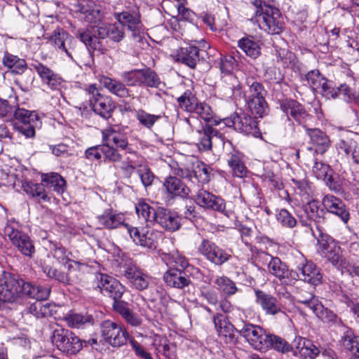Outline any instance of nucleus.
<instances>
[{
	"label": "nucleus",
	"instance_id": "a19ab883",
	"mask_svg": "<svg viewBox=\"0 0 359 359\" xmlns=\"http://www.w3.org/2000/svg\"><path fill=\"white\" fill-rule=\"evenodd\" d=\"M50 293V288L49 287L33 285L24 280L22 297L24 296H27L30 298L36 299L37 302H41L48 298Z\"/></svg>",
	"mask_w": 359,
	"mask_h": 359
},
{
	"label": "nucleus",
	"instance_id": "39448f33",
	"mask_svg": "<svg viewBox=\"0 0 359 359\" xmlns=\"http://www.w3.org/2000/svg\"><path fill=\"white\" fill-rule=\"evenodd\" d=\"M306 133L310 138V142L314 147H308L305 149L298 150L297 156L303 158L306 162L314 161V156L324 154L331 146V141L328 135L318 128H309L305 127Z\"/></svg>",
	"mask_w": 359,
	"mask_h": 359
},
{
	"label": "nucleus",
	"instance_id": "ddd939ff",
	"mask_svg": "<svg viewBox=\"0 0 359 359\" xmlns=\"http://www.w3.org/2000/svg\"><path fill=\"white\" fill-rule=\"evenodd\" d=\"M196 249L199 255L215 266H220L231 258V250H224L206 238L201 241Z\"/></svg>",
	"mask_w": 359,
	"mask_h": 359
},
{
	"label": "nucleus",
	"instance_id": "4be33fe9",
	"mask_svg": "<svg viewBox=\"0 0 359 359\" xmlns=\"http://www.w3.org/2000/svg\"><path fill=\"white\" fill-rule=\"evenodd\" d=\"M323 212V210L319 209L318 201L311 200L302 206V210L298 211L297 215L303 226L312 230L311 228L312 221L318 225L324 222Z\"/></svg>",
	"mask_w": 359,
	"mask_h": 359
},
{
	"label": "nucleus",
	"instance_id": "aec40b11",
	"mask_svg": "<svg viewBox=\"0 0 359 359\" xmlns=\"http://www.w3.org/2000/svg\"><path fill=\"white\" fill-rule=\"evenodd\" d=\"M97 287L104 294L113 300L120 299L126 291V287L116 278L107 274L97 273L95 274Z\"/></svg>",
	"mask_w": 359,
	"mask_h": 359
},
{
	"label": "nucleus",
	"instance_id": "c85d7f7f",
	"mask_svg": "<svg viewBox=\"0 0 359 359\" xmlns=\"http://www.w3.org/2000/svg\"><path fill=\"white\" fill-rule=\"evenodd\" d=\"M319 349L313 343L304 337H296L293 341V354L303 359H315Z\"/></svg>",
	"mask_w": 359,
	"mask_h": 359
},
{
	"label": "nucleus",
	"instance_id": "052dcab7",
	"mask_svg": "<svg viewBox=\"0 0 359 359\" xmlns=\"http://www.w3.org/2000/svg\"><path fill=\"white\" fill-rule=\"evenodd\" d=\"M25 191L32 196L33 198L42 200L43 201H49L50 198L47 196L45 189L42 184H34L32 182H27L24 186Z\"/></svg>",
	"mask_w": 359,
	"mask_h": 359
},
{
	"label": "nucleus",
	"instance_id": "49530a36",
	"mask_svg": "<svg viewBox=\"0 0 359 359\" xmlns=\"http://www.w3.org/2000/svg\"><path fill=\"white\" fill-rule=\"evenodd\" d=\"M212 170L209 165L197 161L192 165V177H194L199 183L206 184L212 176Z\"/></svg>",
	"mask_w": 359,
	"mask_h": 359
},
{
	"label": "nucleus",
	"instance_id": "f03ea898",
	"mask_svg": "<svg viewBox=\"0 0 359 359\" xmlns=\"http://www.w3.org/2000/svg\"><path fill=\"white\" fill-rule=\"evenodd\" d=\"M124 36L123 26L116 24L91 26L87 29H79L77 32V37L86 47L100 54H105L107 50L100 39L108 37L114 42H120Z\"/></svg>",
	"mask_w": 359,
	"mask_h": 359
},
{
	"label": "nucleus",
	"instance_id": "13d9d810",
	"mask_svg": "<svg viewBox=\"0 0 359 359\" xmlns=\"http://www.w3.org/2000/svg\"><path fill=\"white\" fill-rule=\"evenodd\" d=\"M251 113L257 117H263L268 114L269 108L265 97H259L248 101Z\"/></svg>",
	"mask_w": 359,
	"mask_h": 359
},
{
	"label": "nucleus",
	"instance_id": "0e129e2a",
	"mask_svg": "<svg viewBox=\"0 0 359 359\" xmlns=\"http://www.w3.org/2000/svg\"><path fill=\"white\" fill-rule=\"evenodd\" d=\"M276 219L285 228H294L297 224V219L285 208L280 209L278 211L276 215Z\"/></svg>",
	"mask_w": 359,
	"mask_h": 359
},
{
	"label": "nucleus",
	"instance_id": "5701e85b",
	"mask_svg": "<svg viewBox=\"0 0 359 359\" xmlns=\"http://www.w3.org/2000/svg\"><path fill=\"white\" fill-rule=\"evenodd\" d=\"M225 149H230L227 155V163L231 169L234 176L238 177H243L246 175L248 170L243 161V155L238 150L233 147L231 142L226 141L224 142Z\"/></svg>",
	"mask_w": 359,
	"mask_h": 359
},
{
	"label": "nucleus",
	"instance_id": "b1692460",
	"mask_svg": "<svg viewBox=\"0 0 359 359\" xmlns=\"http://www.w3.org/2000/svg\"><path fill=\"white\" fill-rule=\"evenodd\" d=\"M126 228L136 244L149 249L156 248L157 236L153 230L144 228L140 230L137 227L130 226L129 224H126Z\"/></svg>",
	"mask_w": 359,
	"mask_h": 359
},
{
	"label": "nucleus",
	"instance_id": "9b49d317",
	"mask_svg": "<svg viewBox=\"0 0 359 359\" xmlns=\"http://www.w3.org/2000/svg\"><path fill=\"white\" fill-rule=\"evenodd\" d=\"M100 332L103 339L113 347H121L126 344L128 332L122 324L111 320L100 323Z\"/></svg>",
	"mask_w": 359,
	"mask_h": 359
},
{
	"label": "nucleus",
	"instance_id": "20e7f679",
	"mask_svg": "<svg viewBox=\"0 0 359 359\" xmlns=\"http://www.w3.org/2000/svg\"><path fill=\"white\" fill-rule=\"evenodd\" d=\"M278 296L279 300L262 290L255 291L256 302L267 315L276 316L279 313L286 315L287 312L291 311L293 305L291 294L287 291L284 292L279 291Z\"/></svg>",
	"mask_w": 359,
	"mask_h": 359
},
{
	"label": "nucleus",
	"instance_id": "79ce46f5",
	"mask_svg": "<svg viewBox=\"0 0 359 359\" xmlns=\"http://www.w3.org/2000/svg\"><path fill=\"white\" fill-rule=\"evenodd\" d=\"M2 64L8 69L11 70L13 74H22L27 69V64L25 60L20 58L7 51L4 53L2 58Z\"/></svg>",
	"mask_w": 359,
	"mask_h": 359
},
{
	"label": "nucleus",
	"instance_id": "6e6552de",
	"mask_svg": "<svg viewBox=\"0 0 359 359\" xmlns=\"http://www.w3.org/2000/svg\"><path fill=\"white\" fill-rule=\"evenodd\" d=\"M121 78L129 87L156 88L161 84L159 76L149 67L123 72Z\"/></svg>",
	"mask_w": 359,
	"mask_h": 359
},
{
	"label": "nucleus",
	"instance_id": "412c9836",
	"mask_svg": "<svg viewBox=\"0 0 359 359\" xmlns=\"http://www.w3.org/2000/svg\"><path fill=\"white\" fill-rule=\"evenodd\" d=\"M223 121L227 126H233L235 130L246 135L257 137L260 134L257 121L244 113L235 114L231 118Z\"/></svg>",
	"mask_w": 359,
	"mask_h": 359
},
{
	"label": "nucleus",
	"instance_id": "680f3d73",
	"mask_svg": "<svg viewBox=\"0 0 359 359\" xmlns=\"http://www.w3.org/2000/svg\"><path fill=\"white\" fill-rule=\"evenodd\" d=\"M135 117L142 126L151 129L160 119L161 116L151 114L142 109H139L135 113Z\"/></svg>",
	"mask_w": 359,
	"mask_h": 359
},
{
	"label": "nucleus",
	"instance_id": "2eb2a0df",
	"mask_svg": "<svg viewBox=\"0 0 359 359\" xmlns=\"http://www.w3.org/2000/svg\"><path fill=\"white\" fill-rule=\"evenodd\" d=\"M238 332L244 337L248 344L255 350L259 351H266L268 344L267 339L269 334L260 326L255 325L249 323H243Z\"/></svg>",
	"mask_w": 359,
	"mask_h": 359
},
{
	"label": "nucleus",
	"instance_id": "4468645a",
	"mask_svg": "<svg viewBox=\"0 0 359 359\" xmlns=\"http://www.w3.org/2000/svg\"><path fill=\"white\" fill-rule=\"evenodd\" d=\"M297 300L312 310L313 313L323 322L330 323L336 318V315L331 310L325 308L312 292L299 289L297 294Z\"/></svg>",
	"mask_w": 359,
	"mask_h": 359
},
{
	"label": "nucleus",
	"instance_id": "69168bd1",
	"mask_svg": "<svg viewBox=\"0 0 359 359\" xmlns=\"http://www.w3.org/2000/svg\"><path fill=\"white\" fill-rule=\"evenodd\" d=\"M335 92L337 97L341 95L343 100L346 102H350L358 98L357 92L346 83H341L339 86L335 87Z\"/></svg>",
	"mask_w": 359,
	"mask_h": 359
},
{
	"label": "nucleus",
	"instance_id": "1a4fd4ad",
	"mask_svg": "<svg viewBox=\"0 0 359 359\" xmlns=\"http://www.w3.org/2000/svg\"><path fill=\"white\" fill-rule=\"evenodd\" d=\"M24 280L10 273L0 278V300L2 303L20 304L22 302Z\"/></svg>",
	"mask_w": 359,
	"mask_h": 359
},
{
	"label": "nucleus",
	"instance_id": "c756f323",
	"mask_svg": "<svg viewBox=\"0 0 359 359\" xmlns=\"http://www.w3.org/2000/svg\"><path fill=\"white\" fill-rule=\"evenodd\" d=\"M100 81L110 93L121 98L134 99L132 91L128 88V85L125 82L105 76H102Z\"/></svg>",
	"mask_w": 359,
	"mask_h": 359
},
{
	"label": "nucleus",
	"instance_id": "f3484780",
	"mask_svg": "<svg viewBox=\"0 0 359 359\" xmlns=\"http://www.w3.org/2000/svg\"><path fill=\"white\" fill-rule=\"evenodd\" d=\"M295 277L291 280H301L313 285L322 283L323 276L316 265L311 261H308L303 255L297 258V271Z\"/></svg>",
	"mask_w": 359,
	"mask_h": 359
},
{
	"label": "nucleus",
	"instance_id": "864d4df0",
	"mask_svg": "<svg viewBox=\"0 0 359 359\" xmlns=\"http://www.w3.org/2000/svg\"><path fill=\"white\" fill-rule=\"evenodd\" d=\"M238 45L247 55L252 58H257L261 53V48L259 42L251 38H242L238 41Z\"/></svg>",
	"mask_w": 359,
	"mask_h": 359
},
{
	"label": "nucleus",
	"instance_id": "37998d69",
	"mask_svg": "<svg viewBox=\"0 0 359 359\" xmlns=\"http://www.w3.org/2000/svg\"><path fill=\"white\" fill-rule=\"evenodd\" d=\"M53 253L54 258H55L60 263L64 265L68 264L67 269L69 271L72 269L80 271L84 267H87V265L84 263L71 260L68 257L66 249L60 245H55Z\"/></svg>",
	"mask_w": 359,
	"mask_h": 359
},
{
	"label": "nucleus",
	"instance_id": "cd10ccee",
	"mask_svg": "<svg viewBox=\"0 0 359 359\" xmlns=\"http://www.w3.org/2000/svg\"><path fill=\"white\" fill-rule=\"evenodd\" d=\"M280 108L287 115L289 120L291 116L299 124H304L309 117L304 107L294 100H283L280 104Z\"/></svg>",
	"mask_w": 359,
	"mask_h": 359
},
{
	"label": "nucleus",
	"instance_id": "6e6d98bb",
	"mask_svg": "<svg viewBox=\"0 0 359 359\" xmlns=\"http://www.w3.org/2000/svg\"><path fill=\"white\" fill-rule=\"evenodd\" d=\"M343 346L351 352L353 355L359 357V337L352 331H346L341 339Z\"/></svg>",
	"mask_w": 359,
	"mask_h": 359
},
{
	"label": "nucleus",
	"instance_id": "9d476101",
	"mask_svg": "<svg viewBox=\"0 0 359 359\" xmlns=\"http://www.w3.org/2000/svg\"><path fill=\"white\" fill-rule=\"evenodd\" d=\"M317 251L338 270L343 271L348 266L346 259L341 255L340 247L331 238L322 236L318 239Z\"/></svg>",
	"mask_w": 359,
	"mask_h": 359
},
{
	"label": "nucleus",
	"instance_id": "774afa93",
	"mask_svg": "<svg viewBox=\"0 0 359 359\" xmlns=\"http://www.w3.org/2000/svg\"><path fill=\"white\" fill-rule=\"evenodd\" d=\"M84 156L90 161H101L103 156V144L88 148Z\"/></svg>",
	"mask_w": 359,
	"mask_h": 359
},
{
	"label": "nucleus",
	"instance_id": "4c0bfd02",
	"mask_svg": "<svg viewBox=\"0 0 359 359\" xmlns=\"http://www.w3.org/2000/svg\"><path fill=\"white\" fill-rule=\"evenodd\" d=\"M163 280L168 285L177 289H182L191 283L184 271L175 268L168 269L164 273Z\"/></svg>",
	"mask_w": 359,
	"mask_h": 359
},
{
	"label": "nucleus",
	"instance_id": "09e8293b",
	"mask_svg": "<svg viewBox=\"0 0 359 359\" xmlns=\"http://www.w3.org/2000/svg\"><path fill=\"white\" fill-rule=\"evenodd\" d=\"M214 283L221 294L226 297L232 296L239 290L236 283L225 276L216 277Z\"/></svg>",
	"mask_w": 359,
	"mask_h": 359
},
{
	"label": "nucleus",
	"instance_id": "c9c22d12",
	"mask_svg": "<svg viewBox=\"0 0 359 359\" xmlns=\"http://www.w3.org/2000/svg\"><path fill=\"white\" fill-rule=\"evenodd\" d=\"M76 7L77 11L84 14L86 21L90 23L100 22L103 17L100 7L96 6L93 1L82 0L78 3Z\"/></svg>",
	"mask_w": 359,
	"mask_h": 359
},
{
	"label": "nucleus",
	"instance_id": "c03bdc74",
	"mask_svg": "<svg viewBox=\"0 0 359 359\" xmlns=\"http://www.w3.org/2000/svg\"><path fill=\"white\" fill-rule=\"evenodd\" d=\"M245 84L248 87V89L245 90L247 101L259 97H265L266 91L265 90L263 85L257 81L255 78H247Z\"/></svg>",
	"mask_w": 359,
	"mask_h": 359
},
{
	"label": "nucleus",
	"instance_id": "7c9ffc66",
	"mask_svg": "<svg viewBox=\"0 0 359 359\" xmlns=\"http://www.w3.org/2000/svg\"><path fill=\"white\" fill-rule=\"evenodd\" d=\"M154 223L170 231H175L180 226V219L175 213L163 208L157 210Z\"/></svg>",
	"mask_w": 359,
	"mask_h": 359
},
{
	"label": "nucleus",
	"instance_id": "a878e982",
	"mask_svg": "<svg viewBox=\"0 0 359 359\" xmlns=\"http://www.w3.org/2000/svg\"><path fill=\"white\" fill-rule=\"evenodd\" d=\"M234 58L232 56H225L220 59L219 69L222 73L227 74L225 82L227 83L226 88L229 90L227 93L229 97L234 95V94L240 90V83L237 78L231 74L233 68Z\"/></svg>",
	"mask_w": 359,
	"mask_h": 359
},
{
	"label": "nucleus",
	"instance_id": "bf43d9fd",
	"mask_svg": "<svg viewBox=\"0 0 359 359\" xmlns=\"http://www.w3.org/2000/svg\"><path fill=\"white\" fill-rule=\"evenodd\" d=\"M43 271L48 277L55 279L64 285H70L73 283V280L69 277L67 273L59 271L50 265L43 266Z\"/></svg>",
	"mask_w": 359,
	"mask_h": 359
},
{
	"label": "nucleus",
	"instance_id": "58836bf2",
	"mask_svg": "<svg viewBox=\"0 0 359 359\" xmlns=\"http://www.w3.org/2000/svg\"><path fill=\"white\" fill-rule=\"evenodd\" d=\"M201 50L196 46L181 48L177 53V60L191 68H194L200 60Z\"/></svg>",
	"mask_w": 359,
	"mask_h": 359
},
{
	"label": "nucleus",
	"instance_id": "6ab92c4d",
	"mask_svg": "<svg viewBox=\"0 0 359 359\" xmlns=\"http://www.w3.org/2000/svg\"><path fill=\"white\" fill-rule=\"evenodd\" d=\"M18 224L8 221L4 227V234L12 243L25 256L31 257L34 252V245L29 237L18 229Z\"/></svg>",
	"mask_w": 359,
	"mask_h": 359
},
{
	"label": "nucleus",
	"instance_id": "f8f14e48",
	"mask_svg": "<svg viewBox=\"0 0 359 359\" xmlns=\"http://www.w3.org/2000/svg\"><path fill=\"white\" fill-rule=\"evenodd\" d=\"M51 341L63 353L74 354L82 348L80 339L72 332L63 328H57L53 332Z\"/></svg>",
	"mask_w": 359,
	"mask_h": 359
},
{
	"label": "nucleus",
	"instance_id": "a211bd4d",
	"mask_svg": "<svg viewBox=\"0 0 359 359\" xmlns=\"http://www.w3.org/2000/svg\"><path fill=\"white\" fill-rule=\"evenodd\" d=\"M194 199L198 205L204 209L221 212L228 218L234 217V212L232 210L226 209L224 200L208 191L203 189H199L194 196Z\"/></svg>",
	"mask_w": 359,
	"mask_h": 359
},
{
	"label": "nucleus",
	"instance_id": "e2e57ef3",
	"mask_svg": "<svg viewBox=\"0 0 359 359\" xmlns=\"http://www.w3.org/2000/svg\"><path fill=\"white\" fill-rule=\"evenodd\" d=\"M103 157L105 162L118 163L121 161L123 155L120 149L107 143L103 144Z\"/></svg>",
	"mask_w": 359,
	"mask_h": 359
},
{
	"label": "nucleus",
	"instance_id": "de8ad7c7",
	"mask_svg": "<svg viewBox=\"0 0 359 359\" xmlns=\"http://www.w3.org/2000/svg\"><path fill=\"white\" fill-rule=\"evenodd\" d=\"M106 136L108 140L112 142L116 146L115 148L125 151L130 150L128 137L126 134L120 133L116 127L109 128L106 130Z\"/></svg>",
	"mask_w": 359,
	"mask_h": 359
},
{
	"label": "nucleus",
	"instance_id": "7ed1b4c3",
	"mask_svg": "<svg viewBox=\"0 0 359 359\" xmlns=\"http://www.w3.org/2000/svg\"><path fill=\"white\" fill-rule=\"evenodd\" d=\"M0 118L6 121L14 119L18 123L15 125V129L27 138L35 136V128L41 126V122L38 114L32 111L20 108L17 105H11L7 100L0 98Z\"/></svg>",
	"mask_w": 359,
	"mask_h": 359
},
{
	"label": "nucleus",
	"instance_id": "72a5a7b5",
	"mask_svg": "<svg viewBox=\"0 0 359 359\" xmlns=\"http://www.w3.org/2000/svg\"><path fill=\"white\" fill-rule=\"evenodd\" d=\"M123 276L138 290H143L148 287L149 276L134 265L127 266L123 271Z\"/></svg>",
	"mask_w": 359,
	"mask_h": 359
},
{
	"label": "nucleus",
	"instance_id": "338daca9",
	"mask_svg": "<svg viewBox=\"0 0 359 359\" xmlns=\"http://www.w3.org/2000/svg\"><path fill=\"white\" fill-rule=\"evenodd\" d=\"M321 95L326 99H336L337 98V93L335 92V87L333 82L324 77L323 80L320 83V86L317 87Z\"/></svg>",
	"mask_w": 359,
	"mask_h": 359
},
{
	"label": "nucleus",
	"instance_id": "dca6fc26",
	"mask_svg": "<svg viewBox=\"0 0 359 359\" xmlns=\"http://www.w3.org/2000/svg\"><path fill=\"white\" fill-rule=\"evenodd\" d=\"M258 259L262 264L266 266L268 273L280 281L286 282L287 280H291V277L296 276L294 271L289 270L286 264L278 257L261 252L258 254Z\"/></svg>",
	"mask_w": 359,
	"mask_h": 359
},
{
	"label": "nucleus",
	"instance_id": "473e14b6",
	"mask_svg": "<svg viewBox=\"0 0 359 359\" xmlns=\"http://www.w3.org/2000/svg\"><path fill=\"white\" fill-rule=\"evenodd\" d=\"M98 223L107 229H114L127 224H124V215L112 208L105 210L103 213L97 217Z\"/></svg>",
	"mask_w": 359,
	"mask_h": 359
},
{
	"label": "nucleus",
	"instance_id": "f704fd0d",
	"mask_svg": "<svg viewBox=\"0 0 359 359\" xmlns=\"http://www.w3.org/2000/svg\"><path fill=\"white\" fill-rule=\"evenodd\" d=\"M90 104L95 113L102 118H109L114 109L111 100L107 96L97 95V98L90 99Z\"/></svg>",
	"mask_w": 359,
	"mask_h": 359
},
{
	"label": "nucleus",
	"instance_id": "8fccbe9b",
	"mask_svg": "<svg viewBox=\"0 0 359 359\" xmlns=\"http://www.w3.org/2000/svg\"><path fill=\"white\" fill-rule=\"evenodd\" d=\"M135 210L140 219L147 223L149 226L154 223L157 210H155L144 201H140L135 205Z\"/></svg>",
	"mask_w": 359,
	"mask_h": 359
},
{
	"label": "nucleus",
	"instance_id": "e433bc0d",
	"mask_svg": "<svg viewBox=\"0 0 359 359\" xmlns=\"http://www.w3.org/2000/svg\"><path fill=\"white\" fill-rule=\"evenodd\" d=\"M212 320L218 335L223 337L226 343L233 342V325L227 320L226 318L223 314L217 313L213 316Z\"/></svg>",
	"mask_w": 359,
	"mask_h": 359
},
{
	"label": "nucleus",
	"instance_id": "3c124183",
	"mask_svg": "<svg viewBox=\"0 0 359 359\" xmlns=\"http://www.w3.org/2000/svg\"><path fill=\"white\" fill-rule=\"evenodd\" d=\"M42 182L46 183L48 187L53 188V191L61 194L65 191L66 184L63 177L55 172L46 173L42 175Z\"/></svg>",
	"mask_w": 359,
	"mask_h": 359
},
{
	"label": "nucleus",
	"instance_id": "5fc2aeb1",
	"mask_svg": "<svg viewBox=\"0 0 359 359\" xmlns=\"http://www.w3.org/2000/svg\"><path fill=\"white\" fill-rule=\"evenodd\" d=\"M267 342L269 344L266 346V351L271 348L283 353L290 351H293V344L290 345L285 339L278 336L269 334Z\"/></svg>",
	"mask_w": 359,
	"mask_h": 359
},
{
	"label": "nucleus",
	"instance_id": "2f4dec72",
	"mask_svg": "<svg viewBox=\"0 0 359 359\" xmlns=\"http://www.w3.org/2000/svg\"><path fill=\"white\" fill-rule=\"evenodd\" d=\"M163 187L172 197L180 196L183 198L189 197V188L178 177L170 175L163 182Z\"/></svg>",
	"mask_w": 359,
	"mask_h": 359
},
{
	"label": "nucleus",
	"instance_id": "f257e3e1",
	"mask_svg": "<svg viewBox=\"0 0 359 359\" xmlns=\"http://www.w3.org/2000/svg\"><path fill=\"white\" fill-rule=\"evenodd\" d=\"M48 41L58 53L66 55L79 66L91 65L93 57L90 50H92L88 47L86 50L78 46L74 37L63 29H55L48 37Z\"/></svg>",
	"mask_w": 359,
	"mask_h": 359
},
{
	"label": "nucleus",
	"instance_id": "393cba45",
	"mask_svg": "<svg viewBox=\"0 0 359 359\" xmlns=\"http://www.w3.org/2000/svg\"><path fill=\"white\" fill-rule=\"evenodd\" d=\"M115 18L122 25L126 26L133 36H136L141 26L140 15L139 8L136 6L132 8L130 11H123L120 13H114Z\"/></svg>",
	"mask_w": 359,
	"mask_h": 359
},
{
	"label": "nucleus",
	"instance_id": "423d86ee",
	"mask_svg": "<svg viewBox=\"0 0 359 359\" xmlns=\"http://www.w3.org/2000/svg\"><path fill=\"white\" fill-rule=\"evenodd\" d=\"M255 19L260 29L276 34L284 28V20L279 10L268 5L254 10Z\"/></svg>",
	"mask_w": 359,
	"mask_h": 359
},
{
	"label": "nucleus",
	"instance_id": "bb28decb",
	"mask_svg": "<svg viewBox=\"0 0 359 359\" xmlns=\"http://www.w3.org/2000/svg\"><path fill=\"white\" fill-rule=\"evenodd\" d=\"M322 203L329 212L338 216L344 223L348 222L350 218L349 212L340 198L327 194L323 198Z\"/></svg>",
	"mask_w": 359,
	"mask_h": 359
},
{
	"label": "nucleus",
	"instance_id": "a18cd8bd",
	"mask_svg": "<svg viewBox=\"0 0 359 359\" xmlns=\"http://www.w3.org/2000/svg\"><path fill=\"white\" fill-rule=\"evenodd\" d=\"M301 161L306 166H311V171L313 175L318 180H326L331 182V177L328 176V172L330 170V167L322 161H319L317 156H314V161L311 162H306L303 158H300Z\"/></svg>",
	"mask_w": 359,
	"mask_h": 359
},
{
	"label": "nucleus",
	"instance_id": "4d7b16f0",
	"mask_svg": "<svg viewBox=\"0 0 359 359\" xmlns=\"http://www.w3.org/2000/svg\"><path fill=\"white\" fill-rule=\"evenodd\" d=\"M177 101L179 107L182 109L191 113L193 111V109H194L198 102V99L191 90H187L177 99Z\"/></svg>",
	"mask_w": 359,
	"mask_h": 359
},
{
	"label": "nucleus",
	"instance_id": "603ef678",
	"mask_svg": "<svg viewBox=\"0 0 359 359\" xmlns=\"http://www.w3.org/2000/svg\"><path fill=\"white\" fill-rule=\"evenodd\" d=\"M68 326L74 328L83 327L87 325H93L94 319L92 316L88 314L71 313L65 317Z\"/></svg>",
	"mask_w": 359,
	"mask_h": 359
},
{
	"label": "nucleus",
	"instance_id": "ea45409f",
	"mask_svg": "<svg viewBox=\"0 0 359 359\" xmlns=\"http://www.w3.org/2000/svg\"><path fill=\"white\" fill-rule=\"evenodd\" d=\"M191 113L196 114L197 118L203 120L205 124L217 126L222 121L216 116L211 107L204 102H198Z\"/></svg>",
	"mask_w": 359,
	"mask_h": 359
},
{
	"label": "nucleus",
	"instance_id": "0eeeda50",
	"mask_svg": "<svg viewBox=\"0 0 359 359\" xmlns=\"http://www.w3.org/2000/svg\"><path fill=\"white\" fill-rule=\"evenodd\" d=\"M184 121L190 128L198 149L204 151L211 150L212 137L218 133V131L212 128L214 125H203L200 119L195 116H189L184 118Z\"/></svg>",
	"mask_w": 359,
	"mask_h": 359
}]
</instances>
